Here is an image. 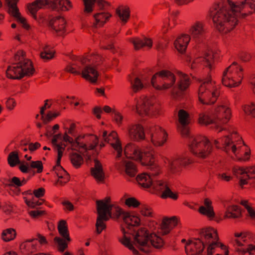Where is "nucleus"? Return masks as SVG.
Wrapping results in <instances>:
<instances>
[{
	"label": "nucleus",
	"instance_id": "47",
	"mask_svg": "<svg viewBox=\"0 0 255 255\" xmlns=\"http://www.w3.org/2000/svg\"><path fill=\"white\" fill-rule=\"evenodd\" d=\"M18 151L15 150L10 152L7 157L8 163L11 167H14L20 163Z\"/></svg>",
	"mask_w": 255,
	"mask_h": 255
},
{
	"label": "nucleus",
	"instance_id": "32",
	"mask_svg": "<svg viewBox=\"0 0 255 255\" xmlns=\"http://www.w3.org/2000/svg\"><path fill=\"white\" fill-rule=\"evenodd\" d=\"M66 21L65 19L60 16L52 18L49 22V27L57 33L59 35H62L65 31Z\"/></svg>",
	"mask_w": 255,
	"mask_h": 255
},
{
	"label": "nucleus",
	"instance_id": "41",
	"mask_svg": "<svg viewBox=\"0 0 255 255\" xmlns=\"http://www.w3.org/2000/svg\"><path fill=\"white\" fill-rule=\"evenodd\" d=\"M241 215V210L238 206L233 205L227 208L224 216V219H236Z\"/></svg>",
	"mask_w": 255,
	"mask_h": 255
},
{
	"label": "nucleus",
	"instance_id": "61",
	"mask_svg": "<svg viewBox=\"0 0 255 255\" xmlns=\"http://www.w3.org/2000/svg\"><path fill=\"white\" fill-rule=\"evenodd\" d=\"M32 239L36 240V243H37V242H38L41 246H44L47 244L46 238L40 234H37L36 238Z\"/></svg>",
	"mask_w": 255,
	"mask_h": 255
},
{
	"label": "nucleus",
	"instance_id": "31",
	"mask_svg": "<svg viewBox=\"0 0 255 255\" xmlns=\"http://www.w3.org/2000/svg\"><path fill=\"white\" fill-rule=\"evenodd\" d=\"M190 36L188 34L182 33L178 35L174 42L175 49L180 53H184L191 40Z\"/></svg>",
	"mask_w": 255,
	"mask_h": 255
},
{
	"label": "nucleus",
	"instance_id": "27",
	"mask_svg": "<svg viewBox=\"0 0 255 255\" xmlns=\"http://www.w3.org/2000/svg\"><path fill=\"white\" fill-rule=\"evenodd\" d=\"M17 2L18 0H6V2L8 6L9 12L16 19L18 22L22 24L24 28L28 29L29 25L26 22V19L21 15L16 6Z\"/></svg>",
	"mask_w": 255,
	"mask_h": 255
},
{
	"label": "nucleus",
	"instance_id": "53",
	"mask_svg": "<svg viewBox=\"0 0 255 255\" xmlns=\"http://www.w3.org/2000/svg\"><path fill=\"white\" fill-rule=\"evenodd\" d=\"M125 203L129 208H136L140 205V202L134 197H128L126 198Z\"/></svg>",
	"mask_w": 255,
	"mask_h": 255
},
{
	"label": "nucleus",
	"instance_id": "11",
	"mask_svg": "<svg viewBox=\"0 0 255 255\" xmlns=\"http://www.w3.org/2000/svg\"><path fill=\"white\" fill-rule=\"evenodd\" d=\"M220 94V86L210 77L201 81L198 91L199 101L203 105L214 104Z\"/></svg>",
	"mask_w": 255,
	"mask_h": 255
},
{
	"label": "nucleus",
	"instance_id": "14",
	"mask_svg": "<svg viewBox=\"0 0 255 255\" xmlns=\"http://www.w3.org/2000/svg\"><path fill=\"white\" fill-rule=\"evenodd\" d=\"M188 147L192 153L202 158L208 157L212 150L209 139L202 135L191 136L189 140Z\"/></svg>",
	"mask_w": 255,
	"mask_h": 255
},
{
	"label": "nucleus",
	"instance_id": "4",
	"mask_svg": "<svg viewBox=\"0 0 255 255\" xmlns=\"http://www.w3.org/2000/svg\"><path fill=\"white\" fill-rule=\"evenodd\" d=\"M217 231L213 228L209 227L202 229L199 233V237L189 241L185 246V251L188 255H196L201 254L207 246L205 254L212 255L220 248L225 249L219 241Z\"/></svg>",
	"mask_w": 255,
	"mask_h": 255
},
{
	"label": "nucleus",
	"instance_id": "48",
	"mask_svg": "<svg viewBox=\"0 0 255 255\" xmlns=\"http://www.w3.org/2000/svg\"><path fill=\"white\" fill-rule=\"evenodd\" d=\"M16 236V232L12 229L4 230L1 234V238L4 242H9L13 240Z\"/></svg>",
	"mask_w": 255,
	"mask_h": 255
},
{
	"label": "nucleus",
	"instance_id": "43",
	"mask_svg": "<svg viewBox=\"0 0 255 255\" xmlns=\"http://www.w3.org/2000/svg\"><path fill=\"white\" fill-rule=\"evenodd\" d=\"M142 82L138 77H135L133 80H131V88L134 92H137L144 87L146 84V80L144 77H142Z\"/></svg>",
	"mask_w": 255,
	"mask_h": 255
},
{
	"label": "nucleus",
	"instance_id": "37",
	"mask_svg": "<svg viewBox=\"0 0 255 255\" xmlns=\"http://www.w3.org/2000/svg\"><path fill=\"white\" fill-rule=\"evenodd\" d=\"M40 248L37 244L36 240H28L22 243L20 246L21 251L26 254H32Z\"/></svg>",
	"mask_w": 255,
	"mask_h": 255
},
{
	"label": "nucleus",
	"instance_id": "6",
	"mask_svg": "<svg viewBox=\"0 0 255 255\" xmlns=\"http://www.w3.org/2000/svg\"><path fill=\"white\" fill-rule=\"evenodd\" d=\"M220 143L223 150L233 159L240 161H246L249 159L250 149L245 144L236 131L229 132L228 135L214 140V143L217 147Z\"/></svg>",
	"mask_w": 255,
	"mask_h": 255
},
{
	"label": "nucleus",
	"instance_id": "12",
	"mask_svg": "<svg viewBox=\"0 0 255 255\" xmlns=\"http://www.w3.org/2000/svg\"><path fill=\"white\" fill-rule=\"evenodd\" d=\"M51 142L58 153L57 165L54 167L55 172L58 178L57 183L63 185L69 181V177L67 172L60 166V161L65 149L67 148V150H70L71 148L69 145L63 141L61 134L53 135Z\"/></svg>",
	"mask_w": 255,
	"mask_h": 255
},
{
	"label": "nucleus",
	"instance_id": "23",
	"mask_svg": "<svg viewBox=\"0 0 255 255\" xmlns=\"http://www.w3.org/2000/svg\"><path fill=\"white\" fill-rule=\"evenodd\" d=\"M101 136L104 140L110 144L117 152L116 158L118 159L120 157H122L123 149L121 141L118 137L117 133L115 131H113L108 134L107 131L104 130Z\"/></svg>",
	"mask_w": 255,
	"mask_h": 255
},
{
	"label": "nucleus",
	"instance_id": "18",
	"mask_svg": "<svg viewBox=\"0 0 255 255\" xmlns=\"http://www.w3.org/2000/svg\"><path fill=\"white\" fill-rule=\"evenodd\" d=\"M169 174L180 173L182 167H185L192 163V160L187 154H184L172 156L165 161Z\"/></svg>",
	"mask_w": 255,
	"mask_h": 255
},
{
	"label": "nucleus",
	"instance_id": "2",
	"mask_svg": "<svg viewBox=\"0 0 255 255\" xmlns=\"http://www.w3.org/2000/svg\"><path fill=\"white\" fill-rule=\"evenodd\" d=\"M247 0H221L214 4L208 12L215 28L226 34L238 23L237 17Z\"/></svg>",
	"mask_w": 255,
	"mask_h": 255
},
{
	"label": "nucleus",
	"instance_id": "29",
	"mask_svg": "<svg viewBox=\"0 0 255 255\" xmlns=\"http://www.w3.org/2000/svg\"><path fill=\"white\" fill-rule=\"evenodd\" d=\"M50 1L49 0H35L27 4L28 12L35 19H37V12L40 9L44 8L47 5L50 8Z\"/></svg>",
	"mask_w": 255,
	"mask_h": 255
},
{
	"label": "nucleus",
	"instance_id": "45",
	"mask_svg": "<svg viewBox=\"0 0 255 255\" xmlns=\"http://www.w3.org/2000/svg\"><path fill=\"white\" fill-rule=\"evenodd\" d=\"M214 121L213 112H212L211 117L206 113H201L199 115L198 122L201 125L205 126H208L210 124L214 125Z\"/></svg>",
	"mask_w": 255,
	"mask_h": 255
},
{
	"label": "nucleus",
	"instance_id": "7",
	"mask_svg": "<svg viewBox=\"0 0 255 255\" xmlns=\"http://www.w3.org/2000/svg\"><path fill=\"white\" fill-rule=\"evenodd\" d=\"M158 172L157 174H152L151 170L149 173H143L136 177L137 181L142 187L149 188L150 192L160 194L162 198H170L173 200L178 198V195L173 192L170 189L167 183L162 180L156 178L160 172L159 167L157 165Z\"/></svg>",
	"mask_w": 255,
	"mask_h": 255
},
{
	"label": "nucleus",
	"instance_id": "60",
	"mask_svg": "<svg viewBox=\"0 0 255 255\" xmlns=\"http://www.w3.org/2000/svg\"><path fill=\"white\" fill-rule=\"evenodd\" d=\"M241 204L247 209L250 216L252 218H255V211L248 205L247 201H242Z\"/></svg>",
	"mask_w": 255,
	"mask_h": 255
},
{
	"label": "nucleus",
	"instance_id": "54",
	"mask_svg": "<svg viewBox=\"0 0 255 255\" xmlns=\"http://www.w3.org/2000/svg\"><path fill=\"white\" fill-rule=\"evenodd\" d=\"M170 20H171L168 18L164 21L161 29L162 32L163 33H166L168 31V29H171L175 25H174V23L172 21L170 22Z\"/></svg>",
	"mask_w": 255,
	"mask_h": 255
},
{
	"label": "nucleus",
	"instance_id": "35",
	"mask_svg": "<svg viewBox=\"0 0 255 255\" xmlns=\"http://www.w3.org/2000/svg\"><path fill=\"white\" fill-rule=\"evenodd\" d=\"M91 174L99 183L103 182L105 179V173L101 163L97 159H94V167L91 168Z\"/></svg>",
	"mask_w": 255,
	"mask_h": 255
},
{
	"label": "nucleus",
	"instance_id": "16",
	"mask_svg": "<svg viewBox=\"0 0 255 255\" xmlns=\"http://www.w3.org/2000/svg\"><path fill=\"white\" fill-rule=\"evenodd\" d=\"M243 78V68L236 62H233L224 71L223 84L229 88L238 87Z\"/></svg>",
	"mask_w": 255,
	"mask_h": 255
},
{
	"label": "nucleus",
	"instance_id": "38",
	"mask_svg": "<svg viewBox=\"0 0 255 255\" xmlns=\"http://www.w3.org/2000/svg\"><path fill=\"white\" fill-rule=\"evenodd\" d=\"M199 212L209 218H213L215 216V213L212 205V201L208 198L205 199L204 206H201L199 208Z\"/></svg>",
	"mask_w": 255,
	"mask_h": 255
},
{
	"label": "nucleus",
	"instance_id": "21",
	"mask_svg": "<svg viewBox=\"0 0 255 255\" xmlns=\"http://www.w3.org/2000/svg\"><path fill=\"white\" fill-rule=\"evenodd\" d=\"M58 230L59 234L63 239L56 237L54 239V241L56 244L58 250L60 252H63L68 247L67 242L71 241L66 221L61 220L59 222Z\"/></svg>",
	"mask_w": 255,
	"mask_h": 255
},
{
	"label": "nucleus",
	"instance_id": "49",
	"mask_svg": "<svg viewBox=\"0 0 255 255\" xmlns=\"http://www.w3.org/2000/svg\"><path fill=\"white\" fill-rule=\"evenodd\" d=\"M25 183L26 180L24 179L21 181L19 178L13 177L11 179L8 180L7 185L9 187H13L17 189Z\"/></svg>",
	"mask_w": 255,
	"mask_h": 255
},
{
	"label": "nucleus",
	"instance_id": "9",
	"mask_svg": "<svg viewBox=\"0 0 255 255\" xmlns=\"http://www.w3.org/2000/svg\"><path fill=\"white\" fill-rule=\"evenodd\" d=\"M97 209L98 214L96 222V230L98 234L106 229V226L104 221L109 220L113 216L116 218L120 217L121 208L113 204L109 197L103 200L96 201Z\"/></svg>",
	"mask_w": 255,
	"mask_h": 255
},
{
	"label": "nucleus",
	"instance_id": "24",
	"mask_svg": "<svg viewBox=\"0 0 255 255\" xmlns=\"http://www.w3.org/2000/svg\"><path fill=\"white\" fill-rule=\"evenodd\" d=\"M191 38L196 42L201 41L207 32L205 23L202 21H196L190 26L188 30Z\"/></svg>",
	"mask_w": 255,
	"mask_h": 255
},
{
	"label": "nucleus",
	"instance_id": "30",
	"mask_svg": "<svg viewBox=\"0 0 255 255\" xmlns=\"http://www.w3.org/2000/svg\"><path fill=\"white\" fill-rule=\"evenodd\" d=\"M213 59V52L211 51L205 52L201 56L193 60L191 64V68H196L198 65H203L211 68Z\"/></svg>",
	"mask_w": 255,
	"mask_h": 255
},
{
	"label": "nucleus",
	"instance_id": "52",
	"mask_svg": "<svg viewBox=\"0 0 255 255\" xmlns=\"http://www.w3.org/2000/svg\"><path fill=\"white\" fill-rule=\"evenodd\" d=\"M243 110L245 113L248 115H251L255 118V104L251 103L249 104H246L243 107Z\"/></svg>",
	"mask_w": 255,
	"mask_h": 255
},
{
	"label": "nucleus",
	"instance_id": "39",
	"mask_svg": "<svg viewBox=\"0 0 255 255\" xmlns=\"http://www.w3.org/2000/svg\"><path fill=\"white\" fill-rule=\"evenodd\" d=\"M77 60L96 67V65L101 61L102 58L98 54H93L79 58Z\"/></svg>",
	"mask_w": 255,
	"mask_h": 255
},
{
	"label": "nucleus",
	"instance_id": "34",
	"mask_svg": "<svg viewBox=\"0 0 255 255\" xmlns=\"http://www.w3.org/2000/svg\"><path fill=\"white\" fill-rule=\"evenodd\" d=\"M177 219L175 217L163 218L160 225V232L163 235L168 234L177 224Z\"/></svg>",
	"mask_w": 255,
	"mask_h": 255
},
{
	"label": "nucleus",
	"instance_id": "26",
	"mask_svg": "<svg viewBox=\"0 0 255 255\" xmlns=\"http://www.w3.org/2000/svg\"><path fill=\"white\" fill-rule=\"evenodd\" d=\"M116 167L118 170L125 171L126 173L130 177H133L135 175L137 171L133 162L124 158L121 159V157L118 159L116 158Z\"/></svg>",
	"mask_w": 255,
	"mask_h": 255
},
{
	"label": "nucleus",
	"instance_id": "20",
	"mask_svg": "<svg viewBox=\"0 0 255 255\" xmlns=\"http://www.w3.org/2000/svg\"><path fill=\"white\" fill-rule=\"evenodd\" d=\"M232 171L234 175L240 180L239 184L241 187L250 184L255 188V166L247 168L235 166Z\"/></svg>",
	"mask_w": 255,
	"mask_h": 255
},
{
	"label": "nucleus",
	"instance_id": "51",
	"mask_svg": "<svg viewBox=\"0 0 255 255\" xmlns=\"http://www.w3.org/2000/svg\"><path fill=\"white\" fill-rule=\"evenodd\" d=\"M84 5V13H90L93 10L96 0H83Z\"/></svg>",
	"mask_w": 255,
	"mask_h": 255
},
{
	"label": "nucleus",
	"instance_id": "42",
	"mask_svg": "<svg viewBox=\"0 0 255 255\" xmlns=\"http://www.w3.org/2000/svg\"><path fill=\"white\" fill-rule=\"evenodd\" d=\"M111 16L108 12H101L97 13L94 15L95 20V24L101 26L104 25Z\"/></svg>",
	"mask_w": 255,
	"mask_h": 255
},
{
	"label": "nucleus",
	"instance_id": "59",
	"mask_svg": "<svg viewBox=\"0 0 255 255\" xmlns=\"http://www.w3.org/2000/svg\"><path fill=\"white\" fill-rule=\"evenodd\" d=\"M29 166L32 168H37L38 172H41L42 170V164L40 161H31Z\"/></svg>",
	"mask_w": 255,
	"mask_h": 255
},
{
	"label": "nucleus",
	"instance_id": "1",
	"mask_svg": "<svg viewBox=\"0 0 255 255\" xmlns=\"http://www.w3.org/2000/svg\"><path fill=\"white\" fill-rule=\"evenodd\" d=\"M122 217L126 227L122 229V236L119 238V241L125 246L132 251L135 255L140 251L147 253L151 251V246L160 248L163 246L162 239L154 234L149 235L147 230L141 228L135 231V227L139 225L140 220L139 217L133 213L124 212L121 209Z\"/></svg>",
	"mask_w": 255,
	"mask_h": 255
},
{
	"label": "nucleus",
	"instance_id": "36",
	"mask_svg": "<svg viewBox=\"0 0 255 255\" xmlns=\"http://www.w3.org/2000/svg\"><path fill=\"white\" fill-rule=\"evenodd\" d=\"M129 41L131 42L135 50H138L143 47H147L150 49L152 46V40L151 38L144 37L140 39L138 37L130 38Z\"/></svg>",
	"mask_w": 255,
	"mask_h": 255
},
{
	"label": "nucleus",
	"instance_id": "50",
	"mask_svg": "<svg viewBox=\"0 0 255 255\" xmlns=\"http://www.w3.org/2000/svg\"><path fill=\"white\" fill-rule=\"evenodd\" d=\"M38 198L33 197L30 199H25V202L26 205L31 208H36L38 206L41 205L43 202V199H38Z\"/></svg>",
	"mask_w": 255,
	"mask_h": 255
},
{
	"label": "nucleus",
	"instance_id": "62",
	"mask_svg": "<svg viewBox=\"0 0 255 255\" xmlns=\"http://www.w3.org/2000/svg\"><path fill=\"white\" fill-rule=\"evenodd\" d=\"M218 178L223 181L229 182L232 179V177L226 172H220L217 175Z\"/></svg>",
	"mask_w": 255,
	"mask_h": 255
},
{
	"label": "nucleus",
	"instance_id": "40",
	"mask_svg": "<svg viewBox=\"0 0 255 255\" xmlns=\"http://www.w3.org/2000/svg\"><path fill=\"white\" fill-rule=\"evenodd\" d=\"M40 51V58L44 61H48L54 57L55 52L48 44H41Z\"/></svg>",
	"mask_w": 255,
	"mask_h": 255
},
{
	"label": "nucleus",
	"instance_id": "55",
	"mask_svg": "<svg viewBox=\"0 0 255 255\" xmlns=\"http://www.w3.org/2000/svg\"><path fill=\"white\" fill-rule=\"evenodd\" d=\"M140 213L144 216L150 217L152 216V211L148 206L144 205L140 207Z\"/></svg>",
	"mask_w": 255,
	"mask_h": 255
},
{
	"label": "nucleus",
	"instance_id": "64",
	"mask_svg": "<svg viewBox=\"0 0 255 255\" xmlns=\"http://www.w3.org/2000/svg\"><path fill=\"white\" fill-rule=\"evenodd\" d=\"M99 9L101 10H104L108 8L109 6V3L104 0H97L96 1Z\"/></svg>",
	"mask_w": 255,
	"mask_h": 255
},
{
	"label": "nucleus",
	"instance_id": "44",
	"mask_svg": "<svg viewBox=\"0 0 255 255\" xmlns=\"http://www.w3.org/2000/svg\"><path fill=\"white\" fill-rule=\"evenodd\" d=\"M117 14L120 20L124 23H126L129 17V9L126 6H121L116 10Z\"/></svg>",
	"mask_w": 255,
	"mask_h": 255
},
{
	"label": "nucleus",
	"instance_id": "63",
	"mask_svg": "<svg viewBox=\"0 0 255 255\" xmlns=\"http://www.w3.org/2000/svg\"><path fill=\"white\" fill-rule=\"evenodd\" d=\"M19 168L23 173H27L30 169L29 164L24 161H20L19 163Z\"/></svg>",
	"mask_w": 255,
	"mask_h": 255
},
{
	"label": "nucleus",
	"instance_id": "46",
	"mask_svg": "<svg viewBox=\"0 0 255 255\" xmlns=\"http://www.w3.org/2000/svg\"><path fill=\"white\" fill-rule=\"evenodd\" d=\"M70 159L72 164L76 168L79 167L83 162L82 156L76 151L70 153Z\"/></svg>",
	"mask_w": 255,
	"mask_h": 255
},
{
	"label": "nucleus",
	"instance_id": "58",
	"mask_svg": "<svg viewBox=\"0 0 255 255\" xmlns=\"http://www.w3.org/2000/svg\"><path fill=\"white\" fill-rule=\"evenodd\" d=\"M59 113H52L51 112H49L47 114L46 117H44L43 116H42V119L44 123L46 124L48 122L52 120L54 118L57 117L59 115Z\"/></svg>",
	"mask_w": 255,
	"mask_h": 255
},
{
	"label": "nucleus",
	"instance_id": "5",
	"mask_svg": "<svg viewBox=\"0 0 255 255\" xmlns=\"http://www.w3.org/2000/svg\"><path fill=\"white\" fill-rule=\"evenodd\" d=\"M76 125L71 123L68 128L65 129L63 135V141L69 145L72 150H80L84 152V155L87 160H91L89 152L94 150L99 143L98 137L94 134L79 135L74 139L71 137L75 136Z\"/></svg>",
	"mask_w": 255,
	"mask_h": 255
},
{
	"label": "nucleus",
	"instance_id": "13",
	"mask_svg": "<svg viewBox=\"0 0 255 255\" xmlns=\"http://www.w3.org/2000/svg\"><path fill=\"white\" fill-rule=\"evenodd\" d=\"M232 244L242 255L255 254V235L249 232L235 233Z\"/></svg>",
	"mask_w": 255,
	"mask_h": 255
},
{
	"label": "nucleus",
	"instance_id": "17",
	"mask_svg": "<svg viewBox=\"0 0 255 255\" xmlns=\"http://www.w3.org/2000/svg\"><path fill=\"white\" fill-rule=\"evenodd\" d=\"M154 104L155 99L153 98L141 97L137 101L136 106L132 110L141 117L154 116L158 110L157 107Z\"/></svg>",
	"mask_w": 255,
	"mask_h": 255
},
{
	"label": "nucleus",
	"instance_id": "22",
	"mask_svg": "<svg viewBox=\"0 0 255 255\" xmlns=\"http://www.w3.org/2000/svg\"><path fill=\"white\" fill-rule=\"evenodd\" d=\"M148 134L150 135V140L154 146H162L166 141L167 133L164 129L159 126L150 127Z\"/></svg>",
	"mask_w": 255,
	"mask_h": 255
},
{
	"label": "nucleus",
	"instance_id": "56",
	"mask_svg": "<svg viewBox=\"0 0 255 255\" xmlns=\"http://www.w3.org/2000/svg\"><path fill=\"white\" fill-rule=\"evenodd\" d=\"M114 114V120L115 123L118 125V126H121L122 124L124 117L118 111H113Z\"/></svg>",
	"mask_w": 255,
	"mask_h": 255
},
{
	"label": "nucleus",
	"instance_id": "15",
	"mask_svg": "<svg viewBox=\"0 0 255 255\" xmlns=\"http://www.w3.org/2000/svg\"><path fill=\"white\" fill-rule=\"evenodd\" d=\"M65 70L73 74L81 75L83 78L92 83L96 82L99 76V73L94 66H90L77 60L67 66Z\"/></svg>",
	"mask_w": 255,
	"mask_h": 255
},
{
	"label": "nucleus",
	"instance_id": "3",
	"mask_svg": "<svg viewBox=\"0 0 255 255\" xmlns=\"http://www.w3.org/2000/svg\"><path fill=\"white\" fill-rule=\"evenodd\" d=\"M175 75L171 71L166 70L156 73L151 79V84L153 88L158 90H166L172 88L171 97L173 99L178 100L182 96V92L185 90L190 85L188 76L182 72L178 74L177 84Z\"/></svg>",
	"mask_w": 255,
	"mask_h": 255
},
{
	"label": "nucleus",
	"instance_id": "19",
	"mask_svg": "<svg viewBox=\"0 0 255 255\" xmlns=\"http://www.w3.org/2000/svg\"><path fill=\"white\" fill-rule=\"evenodd\" d=\"M213 112L214 125L218 132L226 130L223 126L230 120L232 116L231 110L227 105H221L215 107Z\"/></svg>",
	"mask_w": 255,
	"mask_h": 255
},
{
	"label": "nucleus",
	"instance_id": "57",
	"mask_svg": "<svg viewBox=\"0 0 255 255\" xmlns=\"http://www.w3.org/2000/svg\"><path fill=\"white\" fill-rule=\"evenodd\" d=\"M6 108L10 111L13 110L16 107V103L12 98H8L5 103Z\"/></svg>",
	"mask_w": 255,
	"mask_h": 255
},
{
	"label": "nucleus",
	"instance_id": "33",
	"mask_svg": "<svg viewBox=\"0 0 255 255\" xmlns=\"http://www.w3.org/2000/svg\"><path fill=\"white\" fill-rule=\"evenodd\" d=\"M50 1V8L57 11H68L72 7L70 0H51Z\"/></svg>",
	"mask_w": 255,
	"mask_h": 255
},
{
	"label": "nucleus",
	"instance_id": "8",
	"mask_svg": "<svg viewBox=\"0 0 255 255\" xmlns=\"http://www.w3.org/2000/svg\"><path fill=\"white\" fill-rule=\"evenodd\" d=\"M124 154L127 158H130L139 161L143 165L151 170L152 174L158 172L157 165L154 163L153 151L151 147L143 149L142 151L139 147L132 143L126 145L124 149Z\"/></svg>",
	"mask_w": 255,
	"mask_h": 255
},
{
	"label": "nucleus",
	"instance_id": "25",
	"mask_svg": "<svg viewBox=\"0 0 255 255\" xmlns=\"http://www.w3.org/2000/svg\"><path fill=\"white\" fill-rule=\"evenodd\" d=\"M190 123L189 115L184 110H180L178 113V123L177 127L178 131L184 136H188L189 130L188 127Z\"/></svg>",
	"mask_w": 255,
	"mask_h": 255
},
{
	"label": "nucleus",
	"instance_id": "10",
	"mask_svg": "<svg viewBox=\"0 0 255 255\" xmlns=\"http://www.w3.org/2000/svg\"><path fill=\"white\" fill-rule=\"evenodd\" d=\"M25 53L19 51L14 56L15 63L9 66L6 72V76L11 79H21L24 76L31 75L34 68L31 62L24 57Z\"/></svg>",
	"mask_w": 255,
	"mask_h": 255
},
{
	"label": "nucleus",
	"instance_id": "28",
	"mask_svg": "<svg viewBox=\"0 0 255 255\" xmlns=\"http://www.w3.org/2000/svg\"><path fill=\"white\" fill-rule=\"evenodd\" d=\"M129 138L133 141L144 139L145 134L143 127L139 124H131L128 127Z\"/></svg>",
	"mask_w": 255,
	"mask_h": 255
}]
</instances>
